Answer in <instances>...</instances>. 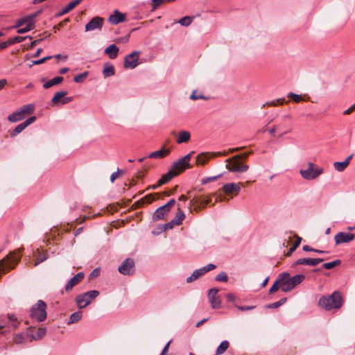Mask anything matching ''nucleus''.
I'll use <instances>...</instances> for the list:
<instances>
[{
    "label": "nucleus",
    "instance_id": "obj_55",
    "mask_svg": "<svg viewBox=\"0 0 355 355\" xmlns=\"http://www.w3.org/2000/svg\"><path fill=\"white\" fill-rule=\"evenodd\" d=\"M24 37L15 36L14 37L10 38L8 42L9 45L13 44L15 43L21 42L24 40Z\"/></svg>",
    "mask_w": 355,
    "mask_h": 355
},
{
    "label": "nucleus",
    "instance_id": "obj_27",
    "mask_svg": "<svg viewBox=\"0 0 355 355\" xmlns=\"http://www.w3.org/2000/svg\"><path fill=\"white\" fill-rule=\"evenodd\" d=\"M119 51V49L115 44H111L105 49V53L107 54L110 59L116 58Z\"/></svg>",
    "mask_w": 355,
    "mask_h": 355
},
{
    "label": "nucleus",
    "instance_id": "obj_23",
    "mask_svg": "<svg viewBox=\"0 0 355 355\" xmlns=\"http://www.w3.org/2000/svg\"><path fill=\"white\" fill-rule=\"evenodd\" d=\"M169 212L170 211L168 209L165 208L164 206H161L155 211L153 216V220L154 221H157L159 220L164 219L165 216H166Z\"/></svg>",
    "mask_w": 355,
    "mask_h": 355
},
{
    "label": "nucleus",
    "instance_id": "obj_15",
    "mask_svg": "<svg viewBox=\"0 0 355 355\" xmlns=\"http://www.w3.org/2000/svg\"><path fill=\"white\" fill-rule=\"evenodd\" d=\"M241 185L242 183H228L223 186V191L227 196L234 195L237 196L241 191Z\"/></svg>",
    "mask_w": 355,
    "mask_h": 355
},
{
    "label": "nucleus",
    "instance_id": "obj_60",
    "mask_svg": "<svg viewBox=\"0 0 355 355\" xmlns=\"http://www.w3.org/2000/svg\"><path fill=\"white\" fill-rule=\"evenodd\" d=\"M99 275H100V269L99 268H95L90 273V277L91 278H95V277H98Z\"/></svg>",
    "mask_w": 355,
    "mask_h": 355
},
{
    "label": "nucleus",
    "instance_id": "obj_11",
    "mask_svg": "<svg viewBox=\"0 0 355 355\" xmlns=\"http://www.w3.org/2000/svg\"><path fill=\"white\" fill-rule=\"evenodd\" d=\"M37 15V13L31 15L27 17L23 18L18 21V26H21L23 24L28 22L26 25L17 30V33L23 34L33 30L35 28V24L32 22V19Z\"/></svg>",
    "mask_w": 355,
    "mask_h": 355
},
{
    "label": "nucleus",
    "instance_id": "obj_10",
    "mask_svg": "<svg viewBox=\"0 0 355 355\" xmlns=\"http://www.w3.org/2000/svg\"><path fill=\"white\" fill-rule=\"evenodd\" d=\"M139 51H135L127 55L124 59L123 67L125 69H135L138 65Z\"/></svg>",
    "mask_w": 355,
    "mask_h": 355
},
{
    "label": "nucleus",
    "instance_id": "obj_34",
    "mask_svg": "<svg viewBox=\"0 0 355 355\" xmlns=\"http://www.w3.org/2000/svg\"><path fill=\"white\" fill-rule=\"evenodd\" d=\"M24 119V115L22 114V113L21 112L20 110L16 111V112L10 114L8 116V120L9 121H10V122H12V123H15V122L21 121Z\"/></svg>",
    "mask_w": 355,
    "mask_h": 355
},
{
    "label": "nucleus",
    "instance_id": "obj_53",
    "mask_svg": "<svg viewBox=\"0 0 355 355\" xmlns=\"http://www.w3.org/2000/svg\"><path fill=\"white\" fill-rule=\"evenodd\" d=\"M288 97L292 99L295 103H299L300 101H302V97L300 95L293 92L288 93Z\"/></svg>",
    "mask_w": 355,
    "mask_h": 355
},
{
    "label": "nucleus",
    "instance_id": "obj_26",
    "mask_svg": "<svg viewBox=\"0 0 355 355\" xmlns=\"http://www.w3.org/2000/svg\"><path fill=\"white\" fill-rule=\"evenodd\" d=\"M353 157V154L349 155L343 162H336L334 164V168L338 171H343L349 164L350 160Z\"/></svg>",
    "mask_w": 355,
    "mask_h": 355
},
{
    "label": "nucleus",
    "instance_id": "obj_43",
    "mask_svg": "<svg viewBox=\"0 0 355 355\" xmlns=\"http://www.w3.org/2000/svg\"><path fill=\"white\" fill-rule=\"evenodd\" d=\"M190 98L192 100L203 99L207 100L209 98L205 96L202 93H198L196 90H194L190 96Z\"/></svg>",
    "mask_w": 355,
    "mask_h": 355
},
{
    "label": "nucleus",
    "instance_id": "obj_28",
    "mask_svg": "<svg viewBox=\"0 0 355 355\" xmlns=\"http://www.w3.org/2000/svg\"><path fill=\"white\" fill-rule=\"evenodd\" d=\"M191 139V134L189 131L182 130L178 133L176 142L178 144H182L188 142Z\"/></svg>",
    "mask_w": 355,
    "mask_h": 355
},
{
    "label": "nucleus",
    "instance_id": "obj_51",
    "mask_svg": "<svg viewBox=\"0 0 355 355\" xmlns=\"http://www.w3.org/2000/svg\"><path fill=\"white\" fill-rule=\"evenodd\" d=\"M302 249L305 252H315L318 254L327 253V252L324 251V250H320L312 248L309 245H304Z\"/></svg>",
    "mask_w": 355,
    "mask_h": 355
},
{
    "label": "nucleus",
    "instance_id": "obj_14",
    "mask_svg": "<svg viewBox=\"0 0 355 355\" xmlns=\"http://www.w3.org/2000/svg\"><path fill=\"white\" fill-rule=\"evenodd\" d=\"M227 153L226 152H218L214 153H202L199 154L196 157V164L197 165H205L211 157L218 156V155H226Z\"/></svg>",
    "mask_w": 355,
    "mask_h": 355
},
{
    "label": "nucleus",
    "instance_id": "obj_40",
    "mask_svg": "<svg viewBox=\"0 0 355 355\" xmlns=\"http://www.w3.org/2000/svg\"><path fill=\"white\" fill-rule=\"evenodd\" d=\"M82 316H83L82 311H76V312L72 313L69 318V321L68 324H73V323H75V322L79 321L82 318Z\"/></svg>",
    "mask_w": 355,
    "mask_h": 355
},
{
    "label": "nucleus",
    "instance_id": "obj_9",
    "mask_svg": "<svg viewBox=\"0 0 355 355\" xmlns=\"http://www.w3.org/2000/svg\"><path fill=\"white\" fill-rule=\"evenodd\" d=\"M211 202L209 196H195L190 201V206L193 207L196 211H198Z\"/></svg>",
    "mask_w": 355,
    "mask_h": 355
},
{
    "label": "nucleus",
    "instance_id": "obj_47",
    "mask_svg": "<svg viewBox=\"0 0 355 355\" xmlns=\"http://www.w3.org/2000/svg\"><path fill=\"white\" fill-rule=\"evenodd\" d=\"M52 58H53L52 56H46V57L41 58L40 60H33V61H32V63L29 64V67H31L33 65H39V64H43L46 60H49L51 59Z\"/></svg>",
    "mask_w": 355,
    "mask_h": 355
},
{
    "label": "nucleus",
    "instance_id": "obj_38",
    "mask_svg": "<svg viewBox=\"0 0 355 355\" xmlns=\"http://www.w3.org/2000/svg\"><path fill=\"white\" fill-rule=\"evenodd\" d=\"M295 241L286 254V256L288 257H290L293 253V252L299 247L302 241V238L300 236L295 235Z\"/></svg>",
    "mask_w": 355,
    "mask_h": 355
},
{
    "label": "nucleus",
    "instance_id": "obj_42",
    "mask_svg": "<svg viewBox=\"0 0 355 355\" xmlns=\"http://www.w3.org/2000/svg\"><path fill=\"white\" fill-rule=\"evenodd\" d=\"M193 17L189 16H185L179 20V23L183 26H188L193 21Z\"/></svg>",
    "mask_w": 355,
    "mask_h": 355
},
{
    "label": "nucleus",
    "instance_id": "obj_17",
    "mask_svg": "<svg viewBox=\"0 0 355 355\" xmlns=\"http://www.w3.org/2000/svg\"><path fill=\"white\" fill-rule=\"evenodd\" d=\"M323 259L318 258V259H313V258H300L296 260L292 264V267H295L298 265H306V266H315L318 265V263L323 261Z\"/></svg>",
    "mask_w": 355,
    "mask_h": 355
},
{
    "label": "nucleus",
    "instance_id": "obj_5",
    "mask_svg": "<svg viewBox=\"0 0 355 355\" xmlns=\"http://www.w3.org/2000/svg\"><path fill=\"white\" fill-rule=\"evenodd\" d=\"M322 173L323 169L312 162H309L307 168L301 169L300 171L301 176L306 180H315Z\"/></svg>",
    "mask_w": 355,
    "mask_h": 355
},
{
    "label": "nucleus",
    "instance_id": "obj_22",
    "mask_svg": "<svg viewBox=\"0 0 355 355\" xmlns=\"http://www.w3.org/2000/svg\"><path fill=\"white\" fill-rule=\"evenodd\" d=\"M84 277H85V275L83 272H80L77 273L74 277H73L71 279H70V280L67 282V284L65 286V290L67 291H71L73 288V286L77 285L80 281L83 280Z\"/></svg>",
    "mask_w": 355,
    "mask_h": 355
},
{
    "label": "nucleus",
    "instance_id": "obj_13",
    "mask_svg": "<svg viewBox=\"0 0 355 355\" xmlns=\"http://www.w3.org/2000/svg\"><path fill=\"white\" fill-rule=\"evenodd\" d=\"M104 24L103 17L96 16L93 18L85 25V31H94L95 30H101Z\"/></svg>",
    "mask_w": 355,
    "mask_h": 355
},
{
    "label": "nucleus",
    "instance_id": "obj_45",
    "mask_svg": "<svg viewBox=\"0 0 355 355\" xmlns=\"http://www.w3.org/2000/svg\"><path fill=\"white\" fill-rule=\"evenodd\" d=\"M8 318L11 322V325L16 329L20 323V321L13 314H8Z\"/></svg>",
    "mask_w": 355,
    "mask_h": 355
},
{
    "label": "nucleus",
    "instance_id": "obj_19",
    "mask_svg": "<svg viewBox=\"0 0 355 355\" xmlns=\"http://www.w3.org/2000/svg\"><path fill=\"white\" fill-rule=\"evenodd\" d=\"M36 120V116H33L26 119L25 121L21 123L10 132V137H15L19 133H21L27 126L32 124Z\"/></svg>",
    "mask_w": 355,
    "mask_h": 355
},
{
    "label": "nucleus",
    "instance_id": "obj_6",
    "mask_svg": "<svg viewBox=\"0 0 355 355\" xmlns=\"http://www.w3.org/2000/svg\"><path fill=\"white\" fill-rule=\"evenodd\" d=\"M240 155H235L226 159V168L231 172L243 173L248 170L249 166L243 164L239 160Z\"/></svg>",
    "mask_w": 355,
    "mask_h": 355
},
{
    "label": "nucleus",
    "instance_id": "obj_31",
    "mask_svg": "<svg viewBox=\"0 0 355 355\" xmlns=\"http://www.w3.org/2000/svg\"><path fill=\"white\" fill-rule=\"evenodd\" d=\"M177 176V173H174L171 169L164 175H163L159 180V184L163 185L167 184L172 178Z\"/></svg>",
    "mask_w": 355,
    "mask_h": 355
},
{
    "label": "nucleus",
    "instance_id": "obj_50",
    "mask_svg": "<svg viewBox=\"0 0 355 355\" xmlns=\"http://www.w3.org/2000/svg\"><path fill=\"white\" fill-rule=\"evenodd\" d=\"M221 175H222V174H219V175H218L216 176L208 177V178H203L201 180V183H202V184H206L207 183H209L211 182L216 180Z\"/></svg>",
    "mask_w": 355,
    "mask_h": 355
},
{
    "label": "nucleus",
    "instance_id": "obj_36",
    "mask_svg": "<svg viewBox=\"0 0 355 355\" xmlns=\"http://www.w3.org/2000/svg\"><path fill=\"white\" fill-rule=\"evenodd\" d=\"M230 343L227 340L221 342L216 351V355H221L228 349Z\"/></svg>",
    "mask_w": 355,
    "mask_h": 355
},
{
    "label": "nucleus",
    "instance_id": "obj_37",
    "mask_svg": "<svg viewBox=\"0 0 355 355\" xmlns=\"http://www.w3.org/2000/svg\"><path fill=\"white\" fill-rule=\"evenodd\" d=\"M185 218L184 213L178 208V211L176 213L175 218L173 219V223H175V225H180Z\"/></svg>",
    "mask_w": 355,
    "mask_h": 355
},
{
    "label": "nucleus",
    "instance_id": "obj_48",
    "mask_svg": "<svg viewBox=\"0 0 355 355\" xmlns=\"http://www.w3.org/2000/svg\"><path fill=\"white\" fill-rule=\"evenodd\" d=\"M216 280L221 282H227L228 280L227 275L225 272H221L216 277Z\"/></svg>",
    "mask_w": 355,
    "mask_h": 355
},
{
    "label": "nucleus",
    "instance_id": "obj_59",
    "mask_svg": "<svg viewBox=\"0 0 355 355\" xmlns=\"http://www.w3.org/2000/svg\"><path fill=\"white\" fill-rule=\"evenodd\" d=\"M237 308L242 311H245L252 310L255 308V306H238Z\"/></svg>",
    "mask_w": 355,
    "mask_h": 355
},
{
    "label": "nucleus",
    "instance_id": "obj_39",
    "mask_svg": "<svg viewBox=\"0 0 355 355\" xmlns=\"http://www.w3.org/2000/svg\"><path fill=\"white\" fill-rule=\"evenodd\" d=\"M279 288L282 289V279H280V276L279 275L277 280L274 282V284L270 288L269 293L270 294L274 293Z\"/></svg>",
    "mask_w": 355,
    "mask_h": 355
},
{
    "label": "nucleus",
    "instance_id": "obj_25",
    "mask_svg": "<svg viewBox=\"0 0 355 355\" xmlns=\"http://www.w3.org/2000/svg\"><path fill=\"white\" fill-rule=\"evenodd\" d=\"M187 168V165L183 163L180 159H178L177 162L173 163L172 167L171 168V170L173 171V172L177 173V175H178L179 174L184 171L185 169Z\"/></svg>",
    "mask_w": 355,
    "mask_h": 355
},
{
    "label": "nucleus",
    "instance_id": "obj_4",
    "mask_svg": "<svg viewBox=\"0 0 355 355\" xmlns=\"http://www.w3.org/2000/svg\"><path fill=\"white\" fill-rule=\"evenodd\" d=\"M46 309V303L42 300H38L31 309V317L38 322L45 320L47 315Z\"/></svg>",
    "mask_w": 355,
    "mask_h": 355
},
{
    "label": "nucleus",
    "instance_id": "obj_8",
    "mask_svg": "<svg viewBox=\"0 0 355 355\" xmlns=\"http://www.w3.org/2000/svg\"><path fill=\"white\" fill-rule=\"evenodd\" d=\"M118 271L123 275H133L135 273V262L132 258L125 259L118 268Z\"/></svg>",
    "mask_w": 355,
    "mask_h": 355
},
{
    "label": "nucleus",
    "instance_id": "obj_1",
    "mask_svg": "<svg viewBox=\"0 0 355 355\" xmlns=\"http://www.w3.org/2000/svg\"><path fill=\"white\" fill-rule=\"evenodd\" d=\"M343 304L341 294L338 291H334L330 295H324L320 298L318 304L322 309L330 311L333 309H338Z\"/></svg>",
    "mask_w": 355,
    "mask_h": 355
},
{
    "label": "nucleus",
    "instance_id": "obj_16",
    "mask_svg": "<svg viewBox=\"0 0 355 355\" xmlns=\"http://www.w3.org/2000/svg\"><path fill=\"white\" fill-rule=\"evenodd\" d=\"M355 239V235L352 233L347 232H338L334 236L336 245H340L341 243H349Z\"/></svg>",
    "mask_w": 355,
    "mask_h": 355
},
{
    "label": "nucleus",
    "instance_id": "obj_61",
    "mask_svg": "<svg viewBox=\"0 0 355 355\" xmlns=\"http://www.w3.org/2000/svg\"><path fill=\"white\" fill-rule=\"evenodd\" d=\"M171 343V340H170L165 346L163 348L160 355H166V354L167 353L168 350V348H169V346H170V344Z\"/></svg>",
    "mask_w": 355,
    "mask_h": 355
},
{
    "label": "nucleus",
    "instance_id": "obj_30",
    "mask_svg": "<svg viewBox=\"0 0 355 355\" xmlns=\"http://www.w3.org/2000/svg\"><path fill=\"white\" fill-rule=\"evenodd\" d=\"M83 0H73L69 3L66 6H64L61 12L58 14V15H63L71 10H72L75 7H76Z\"/></svg>",
    "mask_w": 355,
    "mask_h": 355
},
{
    "label": "nucleus",
    "instance_id": "obj_29",
    "mask_svg": "<svg viewBox=\"0 0 355 355\" xmlns=\"http://www.w3.org/2000/svg\"><path fill=\"white\" fill-rule=\"evenodd\" d=\"M67 91H60L55 93L53 97L51 99V102L53 105H62V100L67 94Z\"/></svg>",
    "mask_w": 355,
    "mask_h": 355
},
{
    "label": "nucleus",
    "instance_id": "obj_18",
    "mask_svg": "<svg viewBox=\"0 0 355 355\" xmlns=\"http://www.w3.org/2000/svg\"><path fill=\"white\" fill-rule=\"evenodd\" d=\"M218 293V289L217 288H211L208 293L209 302L214 309H219L221 306V300L216 296Z\"/></svg>",
    "mask_w": 355,
    "mask_h": 355
},
{
    "label": "nucleus",
    "instance_id": "obj_12",
    "mask_svg": "<svg viewBox=\"0 0 355 355\" xmlns=\"http://www.w3.org/2000/svg\"><path fill=\"white\" fill-rule=\"evenodd\" d=\"M216 268V265L209 263L205 267H202L200 269H197V270H194L193 272L192 273V275L187 279V282L191 283V282L196 280L200 277L202 276L206 272H207L210 270H212L215 269Z\"/></svg>",
    "mask_w": 355,
    "mask_h": 355
},
{
    "label": "nucleus",
    "instance_id": "obj_41",
    "mask_svg": "<svg viewBox=\"0 0 355 355\" xmlns=\"http://www.w3.org/2000/svg\"><path fill=\"white\" fill-rule=\"evenodd\" d=\"M340 263H341V261L339 259H336L331 262L323 263L322 267L327 270H330L337 266H339Z\"/></svg>",
    "mask_w": 355,
    "mask_h": 355
},
{
    "label": "nucleus",
    "instance_id": "obj_44",
    "mask_svg": "<svg viewBox=\"0 0 355 355\" xmlns=\"http://www.w3.org/2000/svg\"><path fill=\"white\" fill-rule=\"evenodd\" d=\"M88 75H89L88 71H85L84 73H80L73 78V80L76 83H83L86 79V78L88 76Z\"/></svg>",
    "mask_w": 355,
    "mask_h": 355
},
{
    "label": "nucleus",
    "instance_id": "obj_64",
    "mask_svg": "<svg viewBox=\"0 0 355 355\" xmlns=\"http://www.w3.org/2000/svg\"><path fill=\"white\" fill-rule=\"evenodd\" d=\"M8 84V81L6 79L3 78L0 79V91H1L6 85Z\"/></svg>",
    "mask_w": 355,
    "mask_h": 355
},
{
    "label": "nucleus",
    "instance_id": "obj_33",
    "mask_svg": "<svg viewBox=\"0 0 355 355\" xmlns=\"http://www.w3.org/2000/svg\"><path fill=\"white\" fill-rule=\"evenodd\" d=\"M63 80H64V78L62 76H56V77L53 78V79L49 80L47 82H46L44 84L43 87L45 89H49V88L53 87V85L60 84V83H62L63 81Z\"/></svg>",
    "mask_w": 355,
    "mask_h": 355
},
{
    "label": "nucleus",
    "instance_id": "obj_56",
    "mask_svg": "<svg viewBox=\"0 0 355 355\" xmlns=\"http://www.w3.org/2000/svg\"><path fill=\"white\" fill-rule=\"evenodd\" d=\"M123 172L124 171L123 170L118 169L117 171L114 172L113 173H112V175H110V181L112 182H114V180L119 178V173H123Z\"/></svg>",
    "mask_w": 355,
    "mask_h": 355
},
{
    "label": "nucleus",
    "instance_id": "obj_32",
    "mask_svg": "<svg viewBox=\"0 0 355 355\" xmlns=\"http://www.w3.org/2000/svg\"><path fill=\"white\" fill-rule=\"evenodd\" d=\"M103 74L105 78L111 77L115 74V69L110 63H105L103 70Z\"/></svg>",
    "mask_w": 355,
    "mask_h": 355
},
{
    "label": "nucleus",
    "instance_id": "obj_24",
    "mask_svg": "<svg viewBox=\"0 0 355 355\" xmlns=\"http://www.w3.org/2000/svg\"><path fill=\"white\" fill-rule=\"evenodd\" d=\"M171 150L169 148H162L161 150L152 152L148 157L153 159H162L169 155Z\"/></svg>",
    "mask_w": 355,
    "mask_h": 355
},
{
    "label": "nucleus",
    "instance_id": "obj_49",
    "mask_svg": "<svg viewBox=\"0 0 355 355\" xmlns=\"http://www.w3.org/2000/svg\"><path fill=\"white\" fill-rule=\"evenodd\" d=\"M48 259V254H42V255H38L36 259H35V263H34V266H37V265H39L40 263L44 261L45 260H46Z\"/></svg>",
    "mask_w": 355,
    "mask_h": 355
},
{
    "label": "nucleus",
    "instance_id": "obj_20",
    "mask_svg": "<svg viewBox=\"0 0 355 355\" xmlns=\"http://www.w3.org/2000/svg\"><path fill=\"white\" fill-rule=\"evenodd\" d=\"M46 329L44 327H40L38 329L29 328L28 336L33 340H41L46 335Z\"/></svg>",
    "mask_w": 355,
    "mask_h": 355
},
{
    "label": "nucleus",
    "instance_id": "obj_62",
    "mask_svg": "<svg viewBox=\"0 0 355 355\" xmlns=\"http://www.w3.org/2000/svg\"><path fill=\"white\" fill-rule=\"evenodd\" d=\"M73 101V97L72 96H68V97H66V96L64 97V98H62V105H64V104H67L71 101Z\"/></svg>",
    "mask_w": 355,
    "mask_h": 355
},
{
    "label": "nucleus",
    "instance_id": "obj_2",
    "mask_svg": "<svg viewBox=\"0 0 355 355\" xmlns=\"http://www.w3.org/2000/svg\"><path fill=\"white\" fill-rule=\"evenodd\" d=\"M279 276L282 279V291L285 293L293 289L305 278V276L302 274L290 277V275L288 272L282 273Z\"/></svg>",
    "mask_w": 355,
    "mask_h": 355
},
{
    "label": "nucleus",
    "instance_id": "obj_58",
    "mask_svg": "<svg viewBox=\"0 0 355 355\" xmlns=\"http://www.w3.org/2000/svg\"><path fill=\"white\" fill-rule=\"evenodd\" d=\"M175 204V200L171 199L170 200L166 205H163L165 208L168 209L169 211H171L173 206H174Z\"/></svg>",
    "mask_w": 355,
    "mask_h": 355
},
{
    "label": "nucleus",
    "instance_id": "obj_63",
    "mask_svg": "<svg viewBox=\"0 0 355 355\" xmlns=\"http://www.w3.org/2000/svg\"><path fill=\"white\" fill-rule=\"evenodd\" d=\"M354 110H355V103L352 106L349 107L347 110H346L343 112V114H345V115L349 114H351Z\"/></svg>",
    "mask_w": 355,
    "mask_h": 355
},
{
    "label": "nucleus",
    "instance_id": "obj_21",
    "mask_svg": "<svg viewBox=\"0 0 355 355\" xmlns=\"http://www.w3.org/2000/svg\"><path fill=\"white\" fill-rule=\"evenodd\" d=\"M126 19V14L122 13L118 10H115L109 17L108 21L112 24L116 25L121 22L125 21Z\"/></svg>",
    "mask_w": 355,
    "mask_h": 355
},
{
    "label": "nucleus",
    "instance_id": "obj_57",
    "mask_svg": "<svg viewBox=\"0 0 355 355\" xmlns=\"http://www.w3.org/2000/svg\"><path fill=\"white\" fill-rule=\"evenodd\" d=\"M152 1L154 3L153 8H156L157 6H160L162 3H163L164 2H173V1H175V0H152Z\"/></svg>",
    "mask_w": 355,
    "mask_h": 355
},
{
    "label": "nucleus",
    "instance_id": "obj_7",
    "mask_svg": "<svg viewBox=\"0 0 355 355\" xmlns=\"http://www.w3.org/2000/svg\"><path fill=\"white\" fill-rule=\"evenodd\" d=\"M99 295L98 291H90L77 295L76 302L79 309H83L89 305L91 300L95 299Z\"/></svg>",
    "mask_w": 355,
    "mask_h": 355
},
{
    "label": "nucleus",
    "instance_id": "obj_52",
    "mask_svg": "<svg viewBox=\"0 0 355 355\" xmlns=\"http://www.w3.org/2000/svg\"><path fill=\"white\" fill-rule=\"evenodd\" d=\"M285 102V100L284 98H279L276 101H272L267 102L266 104H264L263 106H265L266 105L268 106H277V103L283 104Z\"/></svg>",
    "mask_w": 355,
    "mask_h": 355
},
{
    "label": "nucleus",
    "instance_id": "obj_3",
    "mask_svg": "<svg viewBox=\"0 0 355 355\" xmlns=\"http://www.w3.org/2000/svg\"><path fill=\"white\" fill-rule=\"evenodd\" d=\"M21 259L20 250H18L10 253L5 258L0 261V277L5 272L6 270H10L15 268Z\"/></svg>",
    "mask_w": 355,
    "mask_h": 355
},
{
    "label": "nucleus",
    "instance_id": "obj_54",
    "mask_svg": "<svg viewBox=\"0 0 355 355\" xmlns=\"http://www.w3.org/2000/svg\"><path fill=\"white\" fill-rule=\"evenodd\" d=\"M193 153V152H191L187 155H185L184 157L180 159L183 163H184L186 165L188 166V168H190L189 162L191 158V155Z\"/></svg>",
    "mask_w": 355,
    "mask_h": 355
},
{
    "label": "nucleus",
    "instance_id": "obj_46",
    "mask_svg": "<svg viewBox=\"0 0 355 355\" xmlns=\"http://www.w3.org/2000/svg\"><path fill=\"white\" fill-rule=\"evenodd\" d=\"M286 300H287V299L286 297L282 298L278 302H274V303H272V304H269L268 306V307L270 308V309L278 308L279 306H280L282 304H284L286 302Z\"/></svg>",
    "mask_w": 355,
    "mask_h": 355
},
{
    "label": "nucleus",
    "instance_id": "obj_35",
    "mask_svg": "<svg viewBox=\"0 0 355 355\" xmlns=\"http://www.w3.org/2000/svg\"><path fill=\"white\" fill-rule=\"evenodd\" d=\"M34 110H35V105L33 104L24 105L20 109V111L24 117L26 114H33Z\"/></svg>",
    "mask_w": 355,
    "mask_h": 355
}]
</instances>
